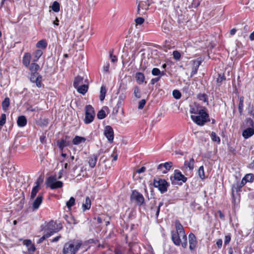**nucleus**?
I'll list each match as a JSON object with an SVG mask.
<instances>
[{
    "instance_id": "nucleus-30",
    "label": "nucleus",
    "mask_w": 254,
    "mask_h": 254,
    "mask_svg": "<svg viewBox=\"0 0 254 254\" xmlns=\"http://www.w3.org/2000/svg\"><path fill=\"white\" fill-rule=\"evenodd\" d=\"M83 78L79 75H77L74 78L73 83V87L76 88L83 83Z\"/></svg>"
},
{
    "instance_id": "nucleus-26",
    "label": "nucleus",
    "mask_w": 254,
    "mask_h": 254,
    "mask_svg": "<svg viewBox=\"0 0 254 254\" xmlns=\"http://www.w3.org/2000/svg\"><path fill=\"white\" fill-rule=\"evenodd\" d=\"M91 201L89 196H86L85 198V201L84 203H83L82 205V208L83 211H85L86 210H89L91 208Z\"/></svg>"
},
{
    "instance_id": "nucleus-27",
    "label": "nucleus",
    "mask_w": 254,
    "mask_h": 254,
    "mask_svg": "<svg viewBox=\"0 0 254 254\" xmlns=\"http://www.w3.org/2000/svg\"><path fill=\"white\" fill-rule=\"evenodd\" d=\"M86 141L84 137L76 135L72 139V143L74 145H78L81 143H84Z\"/></svg>"
},
{
    "instance_id": "nucleus-41",
    "label": "nucleus",
    "mask_w": 254,
    "mask_h": 254,
    "mask_svg": "<svg viewBox=\"0 0 254 254\" xmlns=\"http://www.w3.org/2000/svg\"><path fill=\"white\" fill-rule=\"evenodd\" d=\"M245 122L246 127H254V122L252 119L250 118H246Z\"/></svg>"
},
{
    "instance_id": "nucleus-10",
    "label": "nucleus",
    "mask_w": 254,
    "mask_h": 254,
    "mask_svg": "<svg viewBox=\"0 0 254 254\" xmlns=\"http://www.w3.org/2000/svg\"><path fill=\"white\" fill-rule=\"evenodd\" d=\"M40 68L39 65L37 63H31V66L29 69L30 71L29 80L31 82H34L35 78L39 73L37 72Z\"/></svg>"
},
{
    "instance_id": "nucleus-13",
    "label": "nucleus",
    "mask_w": 254,
    "mask_h": 254,
    "mask_svg": "<svg viewBox=\"0 0 254 254\" xmlns=\"http://www.w3.org/2000/svg\"><path fill=\"white\" fill-rule=\"evenodd\" d=\"M189 249L191 251H194L196 248L197 242L194 234L190 233L189 235Z\"/></svg>"
},
{
    "instance_id": "nucleus-36",
    "label": "nucleus",
    "mask_w": 254,
    "mask_h": 254,
    "mask_svg": "<svg viewBox=\"0 0 254 254\" xmlns=\"http://www.w3.org/2000/svg\"><path fill=\"white\" fill-rule=\"evenodd\" d=\"M42 76L41 75H38L36 78H35V80H34V82L36 84V86L38 88H41L42 85H43L42 82Z\"/></svg>"
},
{
    "instance_id": "nucleus-59",
    "label": "nucleus",
    "mask_w": 254,
    "mask_h": 254,
    "mask_svg": "<svg viewBox=\"0 0 254 254\" xmlns=\"http://www.w3.org/2000/svg\"><path fill=\"white\" fill-rule=\"evenodd\" d=\"M39 139L41 143L45 144L46 143V137L45 135L43 134L41 135L40 136Z\"/></svg>"
},
{
    "instance_id": "nucleus-61",
    "label": "nucleus",
    "mask_w": 254,
    "mask_h": 254,
    "mask_svg": "<svg viewBox=\"0 0 254 254\" xmlns=\"http://www.w3.org/2000/svg\"><path fill=\"white\" fill-rule=\"evenodd\" d=\"M61 238L62 236L61 235H59L53 239H51L50 241L51 243H56Z\"/></svg>"
},
{
    "instance_id": "nucleus-62",
    "label": "nucleus",
    "mask_w": 254,
    "mask_h": 254,
    "mask_svg": "<svg viewBox=\"0 0 254 254\" xmlns=\"http://www.w3.org/2000/svg\"><path fill=\"white\" fill-rule=\"evenodd\" d=\"M216 244L218 249H220L222 246V240L221 239H218L216 241Z\"/></svg>"
},
{
    "instance_id": "nucleus-43",
    "label": "nucleus",
    "mask_w": 254,
    "mask_h": 254,
    "mask_svg": "<svg viewBox=\"0 0 254 254\" xmlns=\"http://www.w3.org/2000/svg\"><path fill=\"white\" fill-rule=\"evenodd\" d=\"M134 95L137 98H140L141 97L140 88L138 86H135L134 88Z\"/></svg>"
},
{
    "instance_id": "nucleus-64",
    "label": "nucleus",
    "mask_w": 254,
    "mask_h": 254,
    "mask_svg": "<svg viewBox=\"0 0 254 254\" xmlns=\"http://www.w3.org/2000/svg\"><path fill=\"white\" fill-rule=\"evenodd\" d=\"M146 170V168L145 167H142L136 170V173L140 174L141 173L144 172Z\"/></svg>"
},
{
    "instance_id": "nucleus-29",
    "label": "nucleus",
    "mask_w": 254,
    "mask_h": 254,
    "mask_svg": "<svg viewBox=\"0 0 254 254\" xmlns=\"http://www.w3.org/2000/svg\"><path fill=\"white\" fill-rule=\"evenodd\" d=\"M194 160L192 157L189 161L186 160L184 162V167L189 168V170L192 171L194 168Z\"/></svg>"
},
{
    "instance_id": "nucleus-3",
    "label": "nucleus",
    "mask_w": 254,
    "mask_h": 254,
    "mask_svg": "<svg viewBox=\"0 0 254 254\" xmlns=\"http://www.w3.org/2000/svg\"><path fill=\"white\" fill-rule=\"evenodd\" d=\"M41 230L44 231L45 233L51 236L54 234L59 232L63 229V225L61 223H57L53 220L47 222L41 226Z\"/></svg>"
},
{
    "instance_id": "nucleus-38",
    "label": "nucleus",
    "mask_w": 254,
    "mask_h": 254,
    "mask_svg": "<svg viewBox=\"0 0 254 254\" xmlns=\"http://www.w3.org/2000/svg\"><path fill=\"white\" fill-rule=\"evenodd\" d=\"M210 136L211 138V139L213 141L217 142L218 144L220 143V137L217 135L216 133L214 131H212L210 134Z\"/></svg>"
},
{
    "instance_id": "nucleus-57",
    "label": "nucleus",
    "mask_w": 254,
    "mask_h": 254,
    "mask_svg": "<svg viewBox=\"0 0 254 254\" xmlns=\"http://www.w3.org/2000/svg\"><path fill=\"white\" fill-rule=\"evenodd\" d=\"M161 79V76H157L155 78H152L150 81V83L152 85L155 84L156 82L159 81Z\"/></svg>"
},
{
    "instance_id": "nucleus-55",
    "label": "nucleus",
    "mask_w": 254,
    "mask_h": 254,
    "mask_svg": "<svg viewBox=\"0 0 254 254\" xmlns=\"http://www.w3.org/2000/svg\"><path fill=\"white\" fill-rule=\"evenodd\" d=\"M49 237H50V236H49V235L47 234L46 233H45L43 235V236L39 239V240H38L39 243H41L43 242L45 239L49 238Z\"/></svg>"
},
{
    "instance_id": "nucleus-63",
    "label": "nucleus",
    "mask_w": 254,
    "mask_h": 254,
    "mask_svg": "<svg viewBox=\"0 0 254 254\" xmlns=\"http://www.w3.org/2000/svg\"><path fill=\"white\" fill-rule=\"evenodd\" d=\"M32 243V242L30 240L27 239L24 240L23 241V244L24 245L26 246L27 248L30 245V244Z\"/></svg>"
},
{
    "instance_id": "nucleus-35",
    "label": "nucleus",
    "mask_w": 254,
    "mask_h": 254,
    "mask_svg": "<svg viewBox=\"0 0 254 254\" xmlns=\"http://www.w3.org/2000/svg\"><path fill=\"white\" fill-rule=\"evenodd\" d=\"M106 92L107 90L106 87L104 86H102L100 88V99L101 101H103L105 99Z\"/></svg>"
},
{
    "instance_id": "nucleus-46",
    "label": "nucleus",
    "mask_w": 254,
    "mask_h": 254,
    "mask_svg": "<svg viewBox=\"0 0 254 254\" xmlns=\"http://www.w3.org/2000/svg\"><path fill=\"white\" fill-rule=\"evenodd\" d=\"M6 120V115L5 114H2L0 118V130H1L2 127L5 124Z\"/></svg>"
},
{
    "instance_id": "nucleus-14",
    "label": "nucleus",
    "mask_w": 254,
    "mask_h": 254,
    "mask_svg": "<svg viewBox=\"0 0 254 254\" xmlns=\"http://www.w3.org/2000/svg\"><path fill=\"white\" fill-rule=\"evenodd\" d=\"M68 138H69V136L66 135L64 139L62 138L57 141V146L61 151H63L64 147L70 145V141L66 140Z\"/></svg>"
},
{
    "instance_id": "nucleus-11",
    "label": "nucleus",
    "mask_w": 254,
    "mask_h": 254,
    "mask_svg": "<svg viewBox=\"0 0 254 254\" xmlns=\"http://www.w3.org/2000/svg\"><path fill=\"white\" fill-rule=\"evenodd\" d=\"M173 166V163L171 161L161 163L157 166V171L161 173L166 174L169 171Z\"/></svg>"
},
{
    "instance_id": "nucleus-5",
    "label": "nucleus",
    "mask_w": 254,
    "mask_h": 254,
    "mask_svg": "<svg viewBox=\"0 0 254 254\" xmlns=\"http://www.w3.org/2000/svg\"><path fill=\"white\" fill-rule=\"evenodd\" d=\"M56 176H51L47 178L46 185L51 190H55L63 188L64 183L61 181H57Z\"/></svg>"
},
{
    "instance_id": "nucleus-7",
    "label": "nucleus",
    "mask_w": 254,
    "mask_h": 254,
    "mask_svg": "<svg viewBox=\"0 0 254 254\" xmlns=\"http://www.w3.org/2000/svg\"><path fill=\"white\" fill-rule=\"evenodd\" d=\"M153 186L158 188L161 193H164L168 190L169 183L164 179H159L158 180L154 179Z\"/></svg>"
},
{
    "instance_id": "nucleus-15",
    "label": "nucleus",
    "mask_w": 254,
    "mask_h": 254,
    "mask_svg": "<svg viewBox=\"0 0 254 254\" xmlns=\"http://www.w3.org/2000/svg\"><path fill=\"white\" fill-rule=\"evenodd\" d=\"M31 54L29 52H26L24 54L23 56L22 57V64L23 65L27 68H30L31 66Z\"/></svg>"
},
{
    "instance_id": "nucleus-16",
    "label": "nucleus",
    "mask_w": 254,
    "mask_h": 254,
    "mask_svg": "<svg viewBox=\"0 0 254 254\" xmlns=\"http://www.w3.org/2000/svg\"><path fill=\"white\" fill-rule=\"evenodd\" d=\"M43 194H39L33 202L32 207L34 210H37L39 208L40 205L43 202Z\"/></svg>"
},
{
    "instance_id": "nucleus-47",
    "label": "nucleus",
    "mask_w": 254,
    "mask_h": 254,
    "mask_svg": "<svg viewBox=\"0 0 254 254\" xmlns=\"http://www.w3.org/2000/svg\"><path fill=\"white\" fill-rule=\"evenodd\" d=\"M106 116L105 111L102 109L98 111L97 115V118L100 120L104 119Z\"/></svg>"
},
{
    "instance_id": "nucleus-53",
    "label": "nucleus",
    "mask_w": 254,
    "mask_h": 254,
    "mask_svg": "<svg viewBox=\"0 0 254 254\" xmlns=\"http://www.w3.org/2000/svg\"><path fill=\"white\" fill-rule=\"evenodd\" d=\"M231 235L230 233H229L227 235H226L225 237L224 245L225 246L227 245L231 241Z\"/></svg>"
},
{
    "instance_id": "nucleus-44",
    "label": "nucleus",
    "mask_w": 254,
    "mask_h": 254,
    "mask_svg": "<svg viewBox=\"0 0 254 254\" xmlns=\"http://www.w3.org/2000/svg\"><path fill=\"white\" fill-rule=\"evenodd\" d=\"M52 8L54 11L56 12H59L60 10V3L56 1H54L52 4Z\"/></svg>"
},
{
    "instance_id": "nucleus-2",
    "label": "nucleus",
    "mask_w": 254,
    "mask_h": 254,
    "mask_svg": "<svg viewBox=\"0 0 254 254\" xmlns=\"http://www.w3.org/2000/svg\"><path fill=\"white\" fill-rule=\"evenodd\" d=\"M176 231L171 232V239L174 245L179 246L181 245L184 248L188 246L187 237L183 225L179 220L175 222Z\"/></svg>"
},
{
    "instance_id": "nucleus-9",
    "label": "nucleus",
    "mask_w": 254,
    "mask_h": 254,
    "mask_svg": "<svg viewBox=\"0 0 254 254\" xmlns=\"http://www.w3.org/2000/svg\"><path fill=\"white\" fill-rule=\"evenodd\" d=\"M203 60V58L202 57H199L197 59L193 60L190 62L192 65L190 77H193L197 73L198 68Z\"/></svg>"
},
{
    "instance_id": "nucleus-50",
    "label": "nucleus",
    "mask_w": 254,
    "mask_h": 254,
    "mask_svg": "<svg viewBox=\"0 0 254 254\" xmlns=\"http://www.w3.org/2000/svg\"><path fill=\"white\" fill-rule=\"evenodd\" d=\"M173 96L176 99H179L181 97V93L178 90H174L173 91Z\"/></svg>"
},
{
    "instance_id": "nucleus-6",
    "label": "nucleus",
    "mask_w": 254,
    "mask_h": 254,
    "mask_svg": "<svg viewBox=\"0 0 254 254\" xmlns=\"http://www.w3.org/2000/svg\"><path fill=\"white\" fill-rule=\"evenodd\" d=\"M85 112L84 122L85 124H89L93 121L95 118V112L94 109L91 105H88L85 107Z\"/></svg>"
},
{
    "instance_id": "nucleus-58",
    "label": "nucleus",
    "mask_w": 254,
    "mask_h": 254,
    "mask_svg": "<svg viewBox=\"0 0 254 254\" xmlns=\"http://www.w3.org/2000/svg\"><path fill=\"white\" fill-rule=\"evenodd\" d=\"M27 249L29 252L33 253L35 251L36 248L34 245L31 243L30 245L27 247Z\"/></svg>"
},
{
    "instance_id": "nucleus-54",
    "label": "nucleus",
    "mask_w": 254,
    "mask_h": 254,
    "mask_svg": "<svg viewBox=\"0 0 254 254\" xmlns=\"http://www.w3.org/2000/svg\"><path fill=\"white\" fill-rule=\"evenodd\" d=\"M146 104V100L145 99H142L138 103V108L139 109H142Z\"/></svg>"
},
{
    "instance_id": "nucleus-33",
    "label": "nucleus",
    "mask_w": 254,
    "mask_h": 254,
    "mask_svg": "<svg viewBox=\"0 0 254 254\" xmlns=\"http://www.w3.org/2000/svg\"><path fill=\"white\" fill-rule=\"evenodd\" d=\"M253 176L252 174H249L245 175V176L242 179L241 181H237L240 186L243 187L248 182V178L250 177V180L252 179Z\"/></svg>"
},
{
    "instance_id": "nucleus-49",
    "label": "nucleus",
    "mask_w": 254,
    "mask_h": 254,
    "mask_svg": "<svg viewBox=\"0 0 254 254\" xmlns=\"http://www.w3.org/2000/svg\"><path fill=\"white\" fill-rule=\"evenodd\" d=\"M26 110L30 112L38 111L39 109L37 107H34L33 106L30 104H26Z\"/></svg>"
},
{
    "instance_id": "nucleus-22",
    "label": "nucleus",
    "mask_w": 254,
    "mask_h": 254,
    "mask_svg": "<svg viewBox=\"0 0 254 254\" xmlns=\"http://www.w3.org/2000/svg\"><path fill=\"white\" fill-rule=\"evenodd\" d=\"M43 54L42 50H36L32 54L33 59L32 63H36Z\"/></svg>"
},
{
    "instance_id": "nucleus-12",
    "label": "nucleus",
    "mask_w": 254,
    "mask_h": 254,
    "mask_svg": "<svg viewBox=\"0 0 254 254\" xmlns=\"http://www.w3.org/2000/svg\"><path fill=\"white\" fill-rule=\"evenodd\" d=\"M104 134L107 138L109 142L112 143L114 138V132L113 128L110 126H106L105 127Z\"/></svg>"
},
{
    "instance_id": "nucleus-18",
    "label": "nucleus",
    "mask_w": 254,
    "mask_h": 254,
    "mask_svg": "<svg viewBox=\"0 0 254 254\" xmlns=\"http://www.w3.org/2000/svg\"><path fill=\"white\" fill-rule=\"evenodd\" d=\"M40 189V181L39 179L37 180L35 183V186L32 188L30 197L31 199H33L36 195L37 193L39 191Z\"/></svg>"
},
{
    "instance_id": "nucleus-4",
    "label": "nucleus",
    "mask_w": 254,
    "mask_h": 254,
    "mask_svg": "<svg viewBox=\"0 0 254 254\" xmlns=\"http://www.w3.org/2000/svg\"><path fill=\"white\" fill-rule=\"evenodd\" d=\"M82 245L80 240L76 242H69L66 243L63 250V254H76Z\"/></svg>"
},
{
    "instance_id": "nucleus-25",
    "label": "nucleus",
    "mask_w": 254,
    "mask_h": 254,
    "mask_svg": "<svg viewBox=\"0 0 254 254\" xmlns=\"http://www.w3.org/2000/svg\"><path fill=\"white\" fill-rule=\"evenodd\" d=\"M135 78L137 83L138 84H142L145 80L144 74L140 72H137L136 73Z\"/></svg>"
},
{
    "instance_id": "nucleus-8",
    "label": "nucleus",
    "mask_w": 254,
    "mask_h": 254,
    "mask_svg": "<svg viewBox=\"0 0 254 254\" xmlns=\"http://www.w3.org/2000/svg\"><path fill=\"white\" fill-rule=\"evenodd\" d=\"M130 200L135 201L136 204L139 206L143 205L145 202V199L143 195L136 190H132Z\"/></svg>"
},
{
    "instance_id": "nucleus-51",
    "label": "nucleus",
    "mask_w": 254,
    "mask_h": 254,
    "mask_svg": "<svg viewBox=\"0 0 254 254\" xmlns=\"http://www.w3.org/2000/svg\"><path fill=\"white\" fill-rule=\"evenodd\" d=\"M173 56L174 59L175 60H176V61L179 60L181 57V55L180 53L177 50L173 51Z\"/></svg>"
},
{
    "instance_id": "nucleus-23",
    "label": "nucleus",
    "mask_w": 254,
    "mask_h": 254,
    "mask_svg": "<svg viewBox=\"0 0 254 254\" xmlns=\"http://www.w3.org/2000/svg\"><path fill=\"white\" fill-rule=\"evenodd\" d=\"M48 46V43L46 39H42L39 41L36 44V47L38 50H45Z\"/></svg>"
},
{
    "instance_id": "nucleus-19",
    "label": "nucleus",
    "mask_w": 254,
    "mask_h": 254,
    "mask_svg": "<svg viewBox=\"0 0 254 254\" xmlns=\"http://www.w3.org/2000/svg\"><path fill=\"white\" fill-rule=\"evenodd\" d=\"M97 158V156L94 154L90 155L87 158V162L91 168H94L96 166Z\"/></svg>"
},
{
    "instance_id": "nucleus-24",
    "label": "nucleus",
    "mask_w": 254,
    "mask_h": 254,
    "mask_svg": "<svg viewBox=\"0 0 254 254\" xmlns=\"http://www.w3.org/2000/svg\"><path fill=\"white\" fill-rule=\"evenodd\" d=\"M27 123V119L24 116H20L18 117L17 124L19 127H25Z\"/></svg>"
},
{
    "instance_id": "nucleus-56",
    "label": "nucleus",
    "mask_w": 254,
    "mask_h": 254,
    "mask_svg": "<svg viewBox=\"0 0 254 254\" xmlns=\"http://www.w3.org/2000/svg\"><path fill=\"white\" fill-rule=\"evenodd\" d=\"M135 21L137 24L141 25L144 22V19L139 17L135 19Z\"/></svg>"
},
{
    "instance_id": "nucleus-39",
    "label": "nucleus",
    "mask_w": 254,
    "mask_h": 254,
    "mask_svg": "<svg viewBox=\"0 0 254 254\" xmlns=\"http://www.w3.org/2000/svg\"><path fill=\"white\" fill-rule=\"evenodd\" d=\"M197 98L204 102L208 103V96L205 93H199L197 95Z\"/></svg>"
},
{
    "instance_id": "nucleus-45",
    "label": "nucleus",
    "mask_w": 254,
    "mask_h": 254,
    "mask_svg": "<svg viewBox=\"0 0 254 254\" xmlns=\"http://www.w3.org/2000/svg\"><path fill=\"white\" fill-rule=\"evenodd\" d=\"M198 174L199 178L201 180H204L205 178V174L204 171V168L203 166L199 167L198 171Z\"/></svg>"
},
{
    "instance_id": "nucleus-60",
    "label": "nucleus",
    "mask_w": 254,
    "mask_h": 254,
    "mask_svg": "<svg viewBox=\"0 0 254 254\" xmlns=\"http://www.w3.org/2000/svg\"><path fill=\"white\" fill-rule=\"evenodd\" d=\"M110 67V64L108 62L106 63V64L103 66V71L105 72H109Z\"/></svg>"
},
{
    "instance_id": "nucleus-20",
    "label": "nucleus",
    "mask_w": 254,
    "mask_h": 254,
    "mask_svg": "<svg viewBox=\"0 0 254 254\" xmlns=\"http://www.w3.org/2000/svg\"><path fill=\"white\" fill-rule=\"evenodd\" d=\"M242 188V186H240L237 181L232 185L231 195L233 198L235 197L234 192H236L237 193H239L241 191Z\"/></svg>"
},
{
    "instance_id": "nucleus-40",
    "label": "nucleus",
    "mask_w": 254,
    "mask_h": 254,
    "mask_svg": "<svg viewBox=\"0 0 254 254\" xmlns=\"http://www.w3.org/2000/svg\"><path fill=\"white\" fill-rule=\"evenodd\" d=\"M75 204V199L73 197H70L69 200L66 203V205L68 209H70L71 207L74 206Z\"/></svg>"
},
{
    "instance_id": "nucleus-32",
    "label": "nucleus",
    "mask_w": 254,
    "mask_h": 254,
    "mask_svg": "<svg viewBox=\"0 0 254 254\" xmlns=\"http://www.w3.org/2000/svg\"><path fill=\"white\" fill-rule=\"evenodd\" d=\"M10 105V99L8 97H6L4 98V99L2 101L1 103V106L2 110L4 111H6L8 107Z\"/></svg>"
},
{
    "instance_id": "nucleus-34",
    "label": "nucleus",
    "mask_w": 254,
    "mask_h": 254,
    "mask_svg": "<svg viewBox=\"0 0 254 254\" xmlns=\"http://www.w3.org/2000/svg\"><path fill=\"white\" fill-rule=\"evenodd\" d=\"M163 205V202L161 201L159 202L158 206H156V207H154L152 206L151 207V210L152 211H154L156 212L155 216L156 218H158V215L159 214L160 211V207Z\"/></svg>"
},
{
    "instance_id": "nucleus-1",
    "label": "nucleus",
    "mask_w": 254,
    "mask_h": 254,
    "mask_svg": "<svg viewBox=\"0 0 254 254\" xmlns=\"http://www.w3.org/2000/svg\"><path fill=\"white\" fill-rule=\"evenodd\" d=\"M190 112L194 114L190 116L191 119L198 126H202L210 121L207 109L205 107L198 105L190 106Z\"/></svg>"
},
{
    "instance_id": "nucleus-42",
    "label": "nucleus",
    "mask_w": 254,
    "mask_h": 254,
    "mask_svg": "<svg viewBox=\"0 0 254 254\" xmlns=\"http://www.w3.org/2000/svg\"><path fill=\"white\" fill-rule=\"evenodd\" d=\"M191 208L193 210H201L202 207L198 203H196L194 201L192 202L190 205Z\"/></svg>"
},
{
    "instance_id": "nucleus-31",
    "label": "nucleus",
    "mask_w": 254,
    "mask_h": 254,
    "mask_svg": "<svg viewBox=\"0 0 254 254\" xmlns=\"http://www.w3.org/2000/svg\"><path fill=\"white\" fill-rule=\"evenodd\" d=\"M244 102V97L242 96L239 98V104H238V110H239V114L241 116L243 113Z\"/></svg>"
},
{
    "instance_id": "nucleus-52",
    "label": "nucleus",
    "mask_w": 254,
    "mask_h": 254,
    "mask_svg": "<svg viewBox=\"0 0 254 254\" xmlns=\"http://www.w3.org/2000/svg\"><path fill=\"white\" fill-rule=\"evenodd\" d=\"M160 70L156 67L153 68L151 70V73L154 76H159V75L160 74Z\"/></svg>"
},
{
    "instance_id": "nucleus-37",
    "label": "nucleus",
    "mask_w": 254,
    "mask_h": 254,
    "mask_svg": "<svg viewBox=\"0 0 254 254\" xmlns=\"http://www.w3.org/2000/svg\"><path fill=\"white\" fill-rule=\"evenodd\" d=\"M225 80H226V77L224 73H223L222 74H219L218 77H217V78L216 79L217 85L219 86H220L222 84V82L223 81H225Z\"/></svg>"
},
{
    "instance_id": "nucleus-48",
    "label": "nucleus",
    "mask_w": 254,
    "mask_h": 254,
    "mask_svg": "<svg viewBox=\"0 0 254 254\" xmlns=\"http://www.w3.org/2000/svg\"><path fill=\"white\" fill-rule=\"evenodd\" d=\"M113 50H111L109 51L110 59L112 63H116L118 61L117 57L113 55Z\"/></svg>"
},
{
    "instance_id": "nucleus-17",
    "label": "nucleus",
    "mask_w": 254,
    "mask_h": 254,
    "mask_svg": "<svg viewBox=\"0 0 254 254\" xmlns=\"http://www.w3.org/2000/svg\"><path fill=\"white\" fill-rule=\"evenodd\" d=\"M174 179L178 181H182L183 183H186L187 181V178L182 173L178 170H175L174 174Z\"/></svg>"
},
{
    "instance_id": "nucleus-21",
    "label": "nucleus",
    "mask_w": 254,
    "mask_h": 254,
    "mask_svg": "<svg viewBox=\"0 0 254 254\" xmlns=\"http://www.w3.org/2000/svg\"><path fill=\"white\" fill-rule=\"evenodd\" d=\"M254 134V127H248L244 129L242 135L245 139H247Z\"/></svg>"
},
{
    "instance_id": "nucleus-28",
    "label": "nucleus",
    "mask_w": 254,
    "mask_h": 254,
    "mask_svg": "<svg viewBox=\"0 0 254 254\" xmlns=\"http://www.w3.org/2000/svg\"><path fill=\"white\" fill-rule=\"evenodd\" d=\"M89 86L88 84H81L76 88L77 92L82 95H84L88 91Z\"/></svg>"
}]
</instances>
